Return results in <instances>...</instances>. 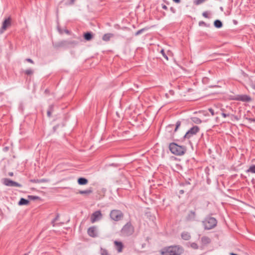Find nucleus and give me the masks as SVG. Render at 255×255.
<instances>
[{
	"mask_svg": "<svg viewBox=\"0 0 255 255\" xmlns=\"http://www.w3.org/2000/svg\"><path fill=\"white\" fill-rule=\"evenodd\" d=\"M182 249L179 246H170L163 248L160 252L162 255H181Z\"/></svg>",
	"mask_w": 255,
	"mask_h": 255,
	"instance_id": "nucleus-1",
	"label": "nucleus"
},
{
	"mask_svg": "<svg viewBox=\"0 0 255 255\" xmlns=\"http://www.w3.org/2000/svg\"><path fill=\"white\" fill-rule=\"evenodd\" d=\"M78 42L75 40H62L57 42H53V46L55 49L59 48H68L74 47L78 44Z\"/></svg>",
	"mask_w": 255,
	"mask_h": 255,
	"instance_id": "nucleus-2",
	"label": "nucleus"
},
{
	"mask_svg": "<svg viewBox=\"0 0 255 255\" xmlns=\"http://www.w3.org/2000/svg\"><path fill=\"white\" fill-rule=\"evenodd\" d=\"M169 147L170 151L176 155H183L186 150L184 146L178 145L175 143H170Z\"/></svg>",
	"mask_w": 255,
	"mask_h": 255,
	"instance_id": "nucleus-3",
	"label": "nucleus"
},
{
	"mask_svg": "<svg viewBox=\"0 0 255 255\" xmlns=\"http://www.w3.org/2000/svg\"><path fill=\"white\" fill-rule=\"evenodd\" d=\"M217 223V220L213 217L207 218L202 222L205 230H210L214 228L216 226Z\"/></svg>",
	"mask_w": 255,
	"mask_h": 255,
	"instance_id": "nucleus-4",
	"label": "nucleus"
},
{
	"mask_svg": "<svg viewBox=\"0 0 255 255\" xmlns=\"http://www.w3.org/2000/svg\"><path fill=\"white\" fill-rule=\"evenodd\" d=\"M134 232V228L130 223H128L121 230V235L124 236H128Z\"/></svg>",
	"mask_w": 255,
	"mask_h": 255,
	"instance_id": "nucleus-5",
	"label": "nucleus"
},
{
	"mask_svg": "<svg viewBox=\"0 0 255 255\" xmlns=\"http://www.w3.org/2000/svg\"><path fill=\"white\" fill-rule=\"evenodd\" d=\"M110 217L113 220L118 221L123 218V214L120 210H113L110 213Z\"/></svg>",
	"mask_w": 255,
	"mask_h": 255,
	"instance_id": "nucleus-6",
	"label": "nucleus"
},
{
	"mask_svg": "<svg viewBox=\"0 0 255 255\" xmlns=\"http://www.w3.org/2000/svg\"><path fill=\"white\" fill-rule=\"evenodd\" d=\"M234 99L244 102H250L252 101V99L250 96L243 94L235 95Z\"/></svg>",
	"mask_w": 255,
	"mask_h": 255,
	"instance_id": "nucleus-7",
	"label": "nucleus"
},
{
	"mask_svg": "<svg viewBox=\"0 0 255 255\" xmlns=\"http://www.w3.org/2000/svg\"><path fill=\"white\" fill-rule=\"evenodd\" d=\"M2 183L3 184L6 186H9V187H21L22 185L20 184L19 183L13 181L8 178H4L2 180Z\"/></svg>",
	"mask_w": 255,
	"mask_h": 255,
	"instance_id": "nucleus-8",
	"label": "nucleus"
},
{
	"mask_svg": "<svg viewBox=\"0 0 255 255\" xmlns=\"http://www.w3.org/2000/svg\"><path fill=\"white\" fill-rule=\"evenodd\" d=\"M102 218V214L100 211H96L91 216L90 220L92 223L99 221Z\"/></svg>",
	"mask_w": 255,
	"mask_h": 255,
	"instance_id": "nucleus-9",
	"label": "nucleus"
},
{
	"mask_svg": "<svg viewBox=\"0 0 255 255\" xmlns=\"http://www.w3.org/2000/svg\"><path fill=\"white\" fill-rule=\"evenodd\" d=\"M199 130V128L197 126H194L186 133L184 138H190L192 136L196 134Z\"/></svg>",
	"mask_w": 255,
	"mask_h": 255,
	"instance_id": "nucleus-10",
	"label": "nucleus"
},
{
	"mask_svg": "<svg viewBox=\"0 0 255 255\" xmlns=\"http://www.w3.org/2000/svg\"><path fill=\"white\" fill-rule=\"evenodd\" d=\"M10 25L11 18L10 17H8L3 21L2 26L0 29V33L2 34Z\"/></svg>",
	"mask_w": 255,
	"mask_h": 255,
	"instance_id": "nucleus-11",
	"label": "nucleus"
},
{
	"mask_svg": "<svg viewBox=\"0 0 255 255\" xmlns=\"http://www.w3.org/2000/svg\"><path fill=\"white\" fill-rule=\"evenodd\" d=\"M88 235L92 237H96L97 235V228L96 227L93 226L89 228L88 230Z\"/></svg>",
	"mask_w": 255,
	"mask_h": 255,
	"instance_id": "nucleus-12",
	"label": "nucleus"
},
{
	"mask_svg": "<svg viewBox=\"0 0 255 255\" xmlns=\"http://www.w3.org/2000/svg\"><path fill=\"white\" fill-rule=\"evenodd\" d=\"M211 239L207 236H203L201 239L202 246H205L211 243Z\"/></svg>",
	"mask_w": 255,
	"mask_h": 255,
	"instance_id": "nucleus-13",
	"label": "nucleus"
},
{
	"mask_svg": "<svg viewBox=\"0 0 255 255\" xmlns=\"http://www.w3.org/2000/svg\"><path fill=\"white\" fill-rule=\"evenodd\" d=\"M114 244L116 247V249L118 251L119 253H120L122 251L123 248V245L122 242L118 241H115Z\"/></svg>",
	"mask_w": 255,
	"mask_h": 255,
	"instance_id": "nucleus-14",
	"label": "nucleus"
},
{
	"mask_svg": "<svg viewBox=\"0 0 255 255\" xmlns=\"http://www.w3.org/2000/svg\"><path fill=\"white\" fill-rule=\"evenodd\" d=\"M93 193V190L91 187L85 190H81L79 191V193L82 195H89Z\"/></svg>",
	"mask_w": 255,
	"mask_h": 255,
	"instance_id": "nucleus-15",
	"label": "nucleus"
},
{
	"mask_svg": "<svg viewBox=\"0 0 255 255\" xmlns=\"http://www.w3.org/2000/svg\"><path fill=\"white\" fill-rule=\"evenodd\" d=\"M93 37V35L91 32H87L84 34V38L87 41L91 40Z\"/></svg>",
	"mask_w": 255,
	"mask_h": 255,
	"instance_id": "nucleus-16",
	"label": "nucleus"
},
{
	"mask_svg": "<svg viewBox=\"0 0 255 255\" xmlns=\"http://www.w3.org/2000/svg\"><path fill=\"white\" fill-rule=\"evenodd\" d=\"M88 180L85 178L81 177L78 179V183L79 185H86L88 183Z\"/></svg>",
	"mask_w": 255,
	"mask_h": 255,
	"instance_id": "nucleus-17",
	"label": "nucleus"
},
{
	"mask_svg": "<svg viewBox=\"0 0 255 255\" xmlns=\"http://www.w3.org/2000/svg\"><path fill=\"white\" fill-rule=\"evenodd\" d=\"M214 25L217 28H220L223 26V23L221 20L217 19L214 21Z\"/></svg>",
	"mask_w": 255,
	"mask_h": 255,
	"instance_id": "nucleus-18",
	"label": "nucleus"
},
{
	"mask_svg": "<svg viewBox=\"0 0 255 255\" xmlns=\"http://www.w3.org/2000/svg\"><path fill=\"white\" fill-rule=\"evenodd\" d=\"M191 121L196 124H199L202 123V120L198 117H193L191 118Z\"/></svg>",
	"mask_w": 255,
	"mask_h": 255,
	"instance_id": "nucleus-19",
	"label": "nucleus"
},
{
	"mask_svg": "<svg viewBox=\"0 0 255 255\" xmlns=\"http://www.w3.org/2000/svg\"><path fill=\"white\" fill-rule=\"evenodd\" d=\"M221 115L223 118H225L226 117H229V118H230L232 120L233 119V118H235L237 120L238 119L236 117H234L232 115H230L229 113L226 114V113H221Z\"/></svg>",
	"mask_w": 255,
	"mask_h": 255,
	"instance_id": "nucleus-20",
	"label": "nucleus"
},
{
	"mask_svg": "<svg viewBox=\"0 0 255 255\" xmlns=\"http://www.w3.org/2000/svg\"><path fill=\"white\" fill-rule=\"evenodd\" d=\"M195 217V213L193 211H191L187 217V220L188 221H191L194 219Z\"/></svg>",
	"mask_w": 255,
	"mask_h": 255,
	"instance_id": "nucleus-21",
	"label": "nucleus"
},
{
	"mask_svg": "<svg viewBox=\"0 0 255 255\" xmlns=\"http://www.w3.org/2000/svg\"><path fill=\"white\" fill-rule=\"evenodd\" d=\"M181 237L185 240H188L190 239L191 236L189 233L187 232H184L181 234Z\"/></svg>",
	"mask_w": 255,
	"mask_h": 255,
	"instance_id": "nucleus-22",
	"label": "nucleus"
},
{
	"mask_svg": "<svg viewBox=\"0 0 255 255\" xmlns=\"http://www.w3.org/2000/svg\"><path fill=\"white\" fill-rule=\"evenodd\" d=\"M113 36V34L111 33H107L105 34L103 36V40L105 41H108L110 40L111 37Z\"/></svg>",
	"mask_w": 255,
	"mask_h": 255,
	"instance_id": "nucleus-23",
	"label": "nucleus"
},
{
	"mask_svg": "<svg viewBox=\"0 0 255 255\" xmlns=\"http://www.w3.org/2000/svg\"><path fill=\"white\" fill-rule=\"evenodd\" d=\"M29 201L24 198H21L18 202L19 205H24L28 204Z\"/></svg>",
	"mask_w": 255,
	"mask_h": 255,
	"instance_id": "nucleus-24",
	"label": "nucleus"
},
{
	"mask_svg": "<svg viewBox=\"0 0 255 255\" xmlns=\"http://www.w3.org/2000/svg\"><path fill=\"white\" fill-rule=\"evenodd\" d=\"M147 29H148V28H146V27L143 28L137 31L135 33V35L137 36V35L142 33L144 31H145V30H146Z\"/></svg>",
	"mask_w": 255,
	"mask_h": 255,
	"instance_id": "nucleus-25",
	"label": "nucleus"
},
{
	"mask_svg": "<svg viewBox=\"0 0 255 255\" xmlns=\"http://www.w3.org/2000/svg\"><path fill=\"white\" fill-rule=\"evenodd\" d=\"M31 182L33 183H40V182H46V180L45 179H41V180H35V179H32L30 180Z\"/></svg>",
	"mask_w": 255,
	"mask_h": 255,
	"instance_id": "nucleus-26",
	"label": "nucleus"
},
{
	"mask_svg": "<svg viewBox=\"0 0 255 255\" xmlns=\"http://www.w3.org/2000/svg\"><path fill=\"white\" fill-rule=\"evenodd\" d=\"M190 247L192 249H195V250H197L199 248L198 245H197V244H196L195 243H191L190 244Z\"/></svg>",
	"mask_w": 255,
	"mask_h": 255,
	"instance_id": "nucleus-27",
	"label": "nucleus"
},
{
	"mask_svg": "<svg viewBox=\"0 0 255 255\" xmlns=\"http://www.w3.org/2000/svg\"><path fill=\"white\" fill-rule=\"evenodd\" d=\"M248 172H251L255 173V165L251 166L248 170Z\"/></svg>",
	"mask_w": 255,
	"mask_h": 255,
	"instance_id": "nucleus-28",
	"label": "nucleus"
},
{
	"mask_svg": "<svg viewBox=\"0 0 255 255\" xmlns=\"http://www.w3.org/2000/svg\"><path fill=\"white\" fill-rule=\"evenodd\" d=\"M199 25L200 26H206V27H208L209 26V24H207L206 23H205L204 21H199Z\"/></svg>",
	"mask_w": 255,
	"mask_h": 255,
	"instance_id": "nucleus-29",
	"label": "nucleus"
},
{
	"mask_svg": "<svg viewBox=\"0 0 255 255\" xmlns=\"http://www.w3.org/2000/svg\"><path fill=\"white\" fill-rule=\"evenodd\" d=\"M101 255H109L108 251L103 249H101Z\"/></svg>",
	"mask_w": 255,
	"mask_h": 255,
	"instance_id": "nucleus-30",
	"label": "nucleus"
},
{
	"mask_svg": "<svg viewBox=\"0 0 255 255\" xmlns=\"http://www.w3.org/2000/svg\"><path fill=\"white\" fill-rule=\"evenodd\" d=\"M33 73V71L31 69H27L25 71V74L27 75H30L32 74Z\"/></svg>",
	"mask_w": 255,
	"mask_h": 255,
	"instance_id": "nucleus-31",
	"label": "nucleus"
},
{
	"mask_svg": "<svg viewBox=\"0 0 255 255\" xmlns=\"http://www.w3.org/2000/svg\"><path fill=\"white\" fill-rule=\"evenodd\" d=\"M160 53L162 54V55H163L164 58H165L167 60H168V57H167V55L165 53V52L163 49H162L161 50Z\"/></svg>",
	"mask_w": 255,
	"mask_h": 255,
	"instance_id": "nucleus-32",
	"label": "nucleus"
},
{
	"mask_svg": "<svg viewBox=\"0 0 255 255\" xmlns=\"http://www.w3.org/2000/svg\"><path fill=\"white\" fill-rule=\"evenodd\" d=\"M181 122L180 121H178L176 124V128H175L174 131H176L178 128L180 126Z\"/></svg>",
	"mask_w": 255,
	"mask_h": 255,
	"instance_id": "nucleus-33",
	"label": "nucleus"
},
{
	"mask_svg": "<svg viewBox=\"0 0 255 255\" xmlns=\"http://www.w3.org/2000/svg\"><path fill=\"white\" fill-rule=\"evenodd\" d=\"M206 0H196L195 1V3L197 5H198V4H200L202 3H203V2H204Z\"/></svg>",
	"mask_w": 255,
	"mask_h": 255,
	"instance_id": "nucleus-34",
	"label": "nucleus"
},
{
	"mask_svg": "<svg viewBox=\"0 0 255 255\" xmlns=\"http://www.w3.org/2000/svg\"><path fill=\"white\" fill-rule=\"evenodd\" d=\"M202 15L205 18H209L208 12L207 11L203 12L202 13Z\"/></svg>",
	"mask_w": 255,
	"mask_h": 255,
	"instance_id": "nucleus-35",
	"label": "nucleus"
},
{
	"mask_svg": "<svg viewBox=\"0 0 255 255\" xmlns=\"http://www.w3.org/2000/svg\"><path fill=\"white\" fill-rule=\"evenodd\" d=\"M28 198L32 200H35V199H37L39 197L37 196H28Z\"/></svg>",
	"mask_w": 255,
	"mask_h": 255,
	"instance_id": "nucleus-36",
	"label": "nucleus"
},
{
	"mask_svg": "<svg viewBox=\"0 0 255 255\" xmlns=\"http://www.w3.org/2000/svg\"><path fill=\"white\" fill-rule=\"evenodd\" d=\"M26 61L28 62H29V63H32V64L34 63L33 61L31 59H30V58H27V59H26Z\"/></svg>",
	"mask_w": 255,
	"mask_h": 255,
	"instance_id": "nucleus-37",
	"label": "nucleus"
},
{
	"mask_svg": "<svg viewBox=\"0 0 255 255\" xmlns=\"http://www.w3.org/2000/svg\"><path fill=\"white\" fill-rule=\"evenodd\" d=\"M53 110H54V106L53 105H51L50 106V109L48 110L47 112H51V111H53Z\"/></svg>",
	"mask_w": 255,
	"mask_h": 255,
	"instance_id": "nucleus-38",
	"label": "nucleus"
},
{
	"mask_svg": "<svg viewBox=\"0 0 255 255\" xmlns=\"http://www.w3.org/2000/svg\"><path fill=\"white\" fill-rule=\"evenodd\" d=\"M170 9L173 13H175L176 10L174 7H171Z\"/></svg>",
	"mask_w": 255,
	"mask_h": 255,
	"instance_id": "nucleus-39",
	"label": "nucleus"
},
{
	"mask_svg": "<svg viewBox=\"0 0 255 255\" xmlns=\"http://www.w3.org/2000/svg\"><path fill=\"white\" fill-rule=\"evenodd\" d=\"M162 8L164 9H167V7L164 5V4H162Z\"/></svg>",
	"mask_w": 255,
	"mask_h": 255,
	"instance_id": "nucleus-40",
	"label": "nucleus"
},
{
	"mask_svg": "<svg viewBox=\"0 0 255 255\" xmlns=\"http://www.w3.org/2000/svg\"><path fill=\"white\" fill-rule=\"evenodd\" d=\"M172 0L177 3H179L180 2V0Z\"/></svg>",
	"mask_w": 255,
	"mask_h": 255,
	"instance_id": "nucleus-41",
	"label": "nucleus"
},
{
	"mask_svg": "<svg viewBox=\"0 0 255 255\" xmlns=\"http://www.w3.org/2000/svg\"><path fill=\"white\" fill-rule=\"evenodd\" d=\"M8 175L10 176H12L13 175V173L12 172H10L8 173Z\"/></svg>",
	"mask_w": 255,
	"mask_h": 255,
	"instance_id": "nucleus-42",
	"label": "nucleus"
},
{
	"mask_svg": "<svg viewBox=\"0 0 255 255\" xmlns=\"http://www.w3.org/2000/svg\"><path fill=\"white\" fill-rule=\"evenodd\" d=\"M75 1V0H70V4H74V3Z\"/></svg>",
	"mask_w": 255,
	"mask_h": 255,
	"instance_id": "nucleus-43",
	"label": "nucleus"
},
{
	"mask_svg": "<svg viewBox=\"0 0 255 255\" xmlns=\"http://www.w3.org/2000/svg\"><path fill=\"white\" fill-rule=\"evenodd\" d=\"M242 74L244 76L246 77V76H248L247 74H246L245 72L242 71Z\"/></svg>",
	"mask_w": 255,
	"mask_h": 255,
	"instance_id": "nucleus-44",
	"label": "nucleus"
},
{
	"mask_svg": "<svg viewBox=\"0 0 255 255\" xmlns=\"http://www.w3.org/2000/svg\"><path fill=\"white\" fill-rule=\"evenodd\" d=\"M52 113H47V116L50 117Z\"/></svg>",
	"mask_w": 255,
	"mask_h": 255,
	"instance_id": "nucleus-45",
	"label": "nucleus"
},
{
	"mask_svg": "<svg viewBox=\"0 0 255 255\" xmlns=\"http://www.w3.org/2000/svg\"><path fill=\"white\" fill-rule=\"evenodd\" d=\"M116 115L117 116V117H120V115H119V113H116Z\"/></svg>",
	"mask_w": 255,
	"mask_h": 255,
	"instance_id": "nucleus-46",
	"label": "nucleus"
},
{
	"mask_svg": "<svg viewBox=\"0 0 255 255\" xmlns=\"http://www.w3.org/2000/svg\"><path fill=\"white\" fill-rule=\"evenodd\" d=\"M230 255H238L235 254H234L233 253H230Z\"/></svg>",
	"mask_w": 255,
	"mask_h": 255,
	"instance_id": "nucleus-47",
	"label": "nucleus"
},
{
	"mask_svg": "<svg viewBox=\"0 0 255 255\" xmlns=\"http://www.w3.org/2000/svg\"><path fill=\"white\" fill-rule=\"evenodd\" d=\"M209 112H213V110H212V109H211V108H210V109H209Z\"/></svg>",
	"mask_w": 255,
	"mask_h": 255,
	"instance_id": "nucleus-48",
	"label": "nucleus"
},
{
	"mask_svg": "<svg viewBox=\"0 0 255 255\" xmlns=\"http://www.w3.org/2000/svg\"><path fill=\"white\" fill-rule=\"evenodd\" d=\"M180 193H181V194L183 193H184L183 190H180Z\"/></svg>",
	"mask_w": 255,
	"mask_h": 255,
	"instance_id": "nucleus-49",
	"label": "nucleus"
},
{
	"mask_svg": "<svg viewBox=\"0 0 255 255\" xmlns=\"http://www.w3.org/2000/svg\"><path fill=\"white\" fill-rule=\"evenodd\" d=\"M65 32L67 33H69V31L68 30H66Z\"/></svg>",
	"mask_w": 255,
	"mask_h": 255,
	"instance_id": "nucleus-50",
	"label": "nucleus"
},
{
	"mask_svg": "<svg viewBox=\"0 0 255 255\" xmlns=\"http://www.w3.org/2000/svg\"><path fill=\"white\" fill-rule=\"evenodd\" d=\"M253 89H255V85H254V86H253Z\"/></svg>",
	"mask_w": 255,
	"mask_h": 255,
	"instance_id": "nucleus-51",
	"label": "nucleus"
},
{
	"mask_svg": "<svg viewBox=\"0 0 255 255\" xmlns=\"http://www.w3.org/2000/svg\"><path fill=\"white\" fill-rule=\"evenodd\" d=\"M211 114H212V116L214 115V112L211 113Z\"/></svg>",
	"mask_w": 255,
	"mask_h": 255,
	"instance_id": "nucleus-52",
	"label": "nucleus"
},
{
	"mask_svg": "<svg viewBox=\"0 0 255 255\" xmlns=\"http://www.w3.org/2000/svg\"><path fill=\"white\" fill-rule=\"evenodd\" d=\"M24 255H28L27 254H25Z\"/></svg>",
	"mask_w": 255,
	"mask_h": 255,
	"instance_id": "nucleus-53",
	"label": "nucleus"
}]
</instances>
